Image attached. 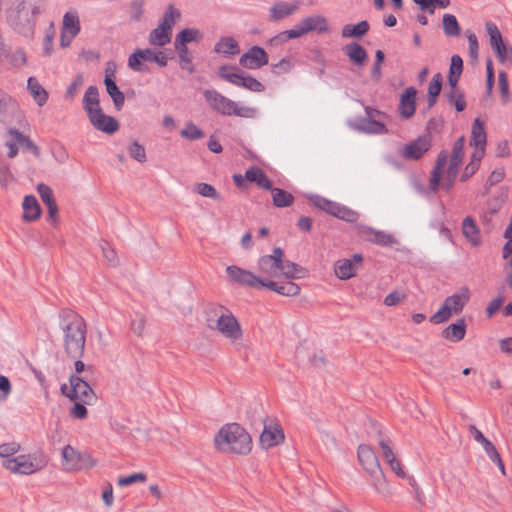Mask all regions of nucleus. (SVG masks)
Masks as SVG:
<instances>
[{
  "instance_id": "31",
  "label": "nucleus",
  "mask_w": 512,
  "mask_h": 512,
  "mask_svg": "<svg viewBox=\"0 0 512 512\" xmlns=\"http://www.w3.org/2000/svg\"><path fill=\"white\" fill-rule=\"evenodd\" d=\"M23 220L26 222H32L40 218L41 207L33 195H27L24 197L23 203Z\"/></svg>"
},
{
  "instance_id": "11",
  "label": "nucleus",
  "mask_w": 512,
  "mask_h": 512,
  "mask_svg": "<svg viewBox=\"0 0 512 512\" xmlns=\"http://www.w3.org/2000/svg\"><path fill=\"white\" fill-rule=\"evenodd\" d=\"M180 17V11L174 6L169 5L158 26L149 34V43L153 46L160 47L170 43L173 26L180 19Z\"/></svg>"
},
{
  "instance_id": "64",
  "label": "nucleus",
  "mask_w": 512,
  "mask_h": 512,
  "mask_svg": "<svg viewBox=\"0 0 512 512\" xmlns=\"http://www.w3.org/2000/svg\"><path fill=\"white\" fill-rule=\"evenodd\" d=\"M86 404L81 401H75L73 407L70 409V416L75 419H84L87 417Z\"/></svg>"
},
{
  "instance_id": "21",
  "label": "nucleus",
  "mask_w": 512,
  "mask_h": 512,
  "mask_svg": "<svg viewBox=\"0 0 512 512\" xmlns=\"http://www.w3.org/2000/svg\"><path fill=\"white\" fill-rule=\"evenodd\" d=\"M226 274L229 280L233 283L253 289H258L257 283L260 282L256 280L255 272L246 270L236 265H229L226 267Z\"/></svg>"
},
{
  "instance_id": "37",
  "label": "nucleus",
  "mask_w": 512,
  "mask_h": 512,
  "mask_svg": "<svg viewBox=\"0 0 512 512\" xmlns=\"http://www.w3.org/2000/svg\"><path fill=\"white\" fill-rule=\"evenodd\" d=\"M304 35H306V34L299 22L292 29L280 32L279 34L274 36L272 39H270L269 42L271 45H278V44L285 43L291 39L300 38Z\"/></svg>"
},
{
  "instance_id": "59",
  "label": "nucleus",
  "mask_w": 512,
  "mask_h": 512,
  "mask_svg": "<svg viewBox=\"0 0 512 512\" xmlns=\"http://www.w3.org/2000/svg\"><path fill=\"white\" fill-rule=\"evenodd\" d=\"M14 181V176L9 170L8 165L0 160V186L7 188Z\"/></svg>"
},
{
  "instance_id": "47",
  "label": "nucleus",
  "mask_w": 512,
  "mask_h": 512,
  "mask_svg": "<svg viewBox=\"0 0 512 512\" xmlns=\"http://www.w3.org/2000/svg\"><path fill=\"white\" fill-rule=\"evenodd\" d=\"M450 88L451 90L446 94L449 103L453 105L458 112L463 111L466 107V101L462 91L457 85Z\"/></svg>"
},
{
  "instance_id": "39",
  "label": "nucleus",
  "mask_w": 512,
  "mask_h": 512,
  "mask_svg": "<svg viewBox=\"0 0 512 512\" xmlns=\"http://www.w3.org/2000/svg\"><path fill=\"white\" fill-rule=\"evenodd\" d=\"M201 39L202 34L198 29L185 28L176 35L174 46L183 47L191 42H199Z\"/></svg>"
},
{
  "instance_id": "56",
  "label": "nucleus",
  "mask_w": 512,
  "mask_h": 512,
  "mask_svg": "<svg viewBox=\"0 0 512 512\" xmlns=\"http://www.w3.org/2000/svg\"><path fill=\"white\" fill-rule=\"evenodd\" d=\"M498 86L503 102L507 103L510 99L509 84L507 74L504 71H501L498 75Z\"/></svg>"
},
{
  "instance_id": "1",
  "label": "nucleus",
  "mask_w": 512,
  "mask_h": 512,
  "mask_svg": "<svg viewBox=\"0 0 512 512\" xmlns=\"http://www.w3.org/2000/svg\"><path fill=\"white\" fill-rule=\"evenodd\" d=\"M256 280L258 289H268L277 294L293 297L300 294L301 288L293 280L307 276V270L285 259L281 248H274L272 254L263 255L257 261Z\"/></svg>"
},
{
  "instance_id": "40",
  "label": "nucleus",
  "mask_w": 512,
  "mask_h": 512,
  "mask_svg": "<svg viewBox=\"0 0 512 512\" xmlns=\"http://www.w3.org/2000/svg\"><path fill=\"white\" fill-rule=\"evenodd\" d=\"M104 84L106 86L107 93L112 98L116 109L120 110L125 101L124 94L119 90L115 81L108 74L105 76Z\"/></svg>"
},
{
  "instance_id": "27",
  "label": "nucleus",
  "mask_w": 512,
  "mask_h": 512,
  "mask_svg": "<svg viewBox=\"0 0 512 512\" xmlns=\"http://www.w3.org/2000/svg\"><path fill=\"white\" fill-rule=\"evenodd\" d=\"M486 131L484 124L479 118H476L473 122L472 133H471V145L474 147L473 153L477 156H484L486 149Z\"/></svg>"
},
{
  "instance_id": "4",
  "label": "nucleus",
  "mask_w": 512,
  "mask_h": 512,
  "mask_svg": "<svg viewBox=\"0 0 512 512\" xmlns=\"http://www.w3.org/2000/svg\"><path fill=\"white\" fill-rule=\"evenodd\" d=\"M208 106L224 116H238L241 118H254L257 110L249 106H240L237 102L224 96L214 89H207L203 92Z\"/></svg>"
},
{
  "instance_id": "43",
  "label": "nucleus",
  "mask_w": 512,
  "mask_h": 512,
  "mask_svg": "<svg viewBox=\"0 0 512 512\" xmlns=\"http://www.w3.org/2000/svg\"><path fill=\"white\" fill-rule=\"evenodd\" d=\"M369 30L367 21H361L356 25L347 24L342 28V36L345 38H360Z\"/></svg>"
},
{
  "instance_id": "14",
  "label": "nucleus",
  "mask_w": 512,
  "mask_h": 512,
  "mask_svg": "<svg viewBox=\"0 0 512 512\" xmlns=\"http://www.w3.org/2000/svg\"><path fill=\"white\" fill-rule=\"evenodd\" d=\"M219 76L238 87H243L252 92L264 91V85L252 76H246L230 66H221L218 71Z\"/></svg>"
},
{
  "instance_id": "38",
  "label": "nucleus",
  "mask_w": 512,
  "mask_h": 512,
  "mask_svg": "<svg viewBox=\"0 0 512 512\" xmlns=\"http://www.w3.org/2000/svg\"><path fill=\"white\" fill-rule=\"evenodd\" d=\"M214 51L223 55H236L240 52V48L233 37H222L215 44Z\"/></svg>"
},
{
  "instance_id": "10",
  "label": "nucleus",
  "mask_w": 512,
  "mask_h": 512,
  "mask_svg": "<svg viewBox=\"0 0 512 512\" xmlns=\"http://www.w3.org/2000/svg\"><path fill=\"white\" fill-rule=\"evenodd\" d=\"M470 299L468 287H461L457 292L447 297L442 306L431 317V322L440 324L447 321L452 315L460 314Z\"/></svg>"
},
{
  "instance_id": "63",
  "label": "nucleus",
  "mask_w": 512,
  "mask_h": 512,
  "mask_svg": "<svg viewBox=\"0 0 512 512\" xmlns=\"http://www.w3.org/2000/svg\"><path fill=\"white\" fill-rule=\"evenodd\" d=\"M83 84H84L83 75H77L75 77V79L72 81V83L69 85V87L67 88L66 97L68 99H73Z\"/></svg>"
},
{
  "instance_id": "54",
  "label": "nucleus",
  "mask_w": 512,
  "mask_h": 512,
  "mask_svg": "<svg viewBox=\"0 0 512 512\" xmlns=\"http://www.w3.org/2000/svg\"><path fill=\"white\" fill-rule=\"evenodd\" d=\"M195 191L203 196V197H207V198H211V199H214V200H220V195L219 193L216 191V189L210 185V184H207V183H198L196 186H195Z\"/></svg>"
},
{
  "instance_id": "29",
  "label": "nucleus",
  "mask_w": 512,
  "mask_h": 512,
  "mask_svg": "<svg viewBox=\"0 0 512 512\" xmlns=\"http://www.w3.org/2000/svg\"><path fill=\"white\" fill-rule=\"evenodd\" d=\"M300 24L305 32L308 34L310 32H318V33H326L329 31L328 20L326 17L322 15H310L304 17Z\"/></svg>"
},
{
  "instance_id": "42",
  "label": "nucleus",
  "mask_w": 512,
  "mask_h": 512,
  "mask_svg": "<svg viewBox=\"0 0 512 512\" xmlns=\"http://www.w3.org/2000/svg\"><path fill=\"white\" fill-rule=\"evenodd\" d=\"M271 196L273 204L276 207L283 208V207H289L294 202V197L291 193L288 191H285L280 188H271Z\"/></svg>"
},
{
  "instance_id": "22",
  "label": "nucleus",
  "mask_w": 512,
  "mask_h": 512,
  "mask_svg": "<svg viewBox=\"0 0 512 512\" xmlns=\"http://www.w3.org/2000/svg\"><path fill=\"white\" fill-rule=\"evenodd\" d=\"M268 60V54L263 48L253 46L240 57L239 63L246 69L256 70L267 65Z\"/></svg>"
},
{
  "instance_id": "2",
  "label": "nucleus",
  "mask_w": 512,
  "mask_h": 512,
  "mask_svg": "<svg viewBox=\"0 0 512 512\" xmlns=\"http://www.w3.org/2000/svg\"><path fill=\"white\" fill-rule=\"evenodd\" d=\"M464 137H460L453 145L452 153L448 157L445 151H442L436 161V165L431 172L429 188L432 192L442 189L446 192L453 187L459 169L462 166L464 158Z\"/></svg>"
},
{
  "instance_id": "32",
  "label": "nucleus",
  "mask_w": 512,
  "mask_h": 512,
  "mask_svg": "<svg viewBox=\"0 0 512 512\" xmlns=\"http://www.w3.org/2000/svg\"><path fill=\"white\" fill-rule=\"evenodd\" d=\"M245 178L248 182L256 184L261 189L270 190L272 188L271 180L259 167L253 166L247 169L245 172Z\"/></svg>"
},
{
  "instance_id": "45",
  "label": "nucleus",
  "mask_w": 512,
  "mask_h": 512,
  "mask_svg": "<svg viewBox=\"0 0 512 512\" xmlns=\"http://www.w3.org/2000/svg\"><path fill=\"white\" fill-rule=\"evenodd\" d=\"M443 77L440 73H436L428 86V104L429 107L435 105L438 95L441 92Z\"/></svg>"
},
{
  "instance_id": "41",
  "label": "nucleus",
  "mask_w": 512,
  "mask_h": 512,
  "mask_svg": "<svg viewBox=\"0 0 512 512\" xmlns=\"http://www.w3.org/2000/svg\"><path fill=\"white\" fill-rule=\"evenodd\" d=\"M28 90L35 100V102L39 106H43L47 100H48V93L47 91L39 84V82L33 78L30 77L28 79Z\"/></svg>"
},
{
  "instance_id": "9",
  "label": "nucleus",
  "mask_w": 512,
  "mask_h": 512,
  "mask_svg": "<svg viewBox=\"0 0 512 512\" xmlns=\"http://www.w3.org/2000/svg\"><path fill=\"white\" fill-rule=\"evenodd\" d=\"M61 465L64 471L75 473L95 468L98 466V460L89 452L65 445L61 451Z\"/></svg>"
},
{
  "instance_id": "8",
  "label": "nucleus",
  "mask_w": 512,
  "mask_h": 512,
  "mask_svg": "<svg viewBox=\"0 0 512 512\" xmlns=\"http://www.w3.org/2000/svg\"><path fill=\"white\" fill-rule=\"evenodd\" d=\"M215 315L214 329L231 344L242 342L244 330L235 315L224 306L216 307Z\"/></svg>"
},
{
  "instance_id": "48",
  "label": "nucleus",
  "mask_w": 512,
  "mask_h": 512,
  "mask_svg": "<svg viewBox=\"0 0 512 512\" xmlns=\"http://www.w3.org/2000/svg\"><path fill=\"white\" fill-rule=\"evenodd\" d=\"M56 30L53 22L45 30V34L42 40V53L44 56H50L53 51L54 38Z\"/></svg>"
},
{
  "instance_id": "50",
  "label": "nucleus",
  "mask_w": 512,
  "mask_h": 512,
  "mask_svg": "<svg viewBox=\"0 0 512 512\" xmlns=\"http://www.w3.org/2000/svg\"><path fill=\"white\" fill-rule=\"evenodd\" d=\"M443 29L448 36H458L460 34V26L456 17L452 14H445L443 16Z\"/></svg>"
},
{
  "instance_id": "7",
  "label": "nucleus",
  "mask_w": 512,
  "mask_h": 512,
  "mask_svg": "<svg viewBox=\"0 0 512 512\" xmlns=\"http://www.w3.org/2000/svg\"><path fill=\"white\" fill-rule=\"evenodd\" d=\"M48 465V458L42 452L17 454L13 459L6 461L5 469L12 474L28 476L44 470Z\"/></svg>"
},
{
  "instance_id": "24",
  "label": "nucleus",
  "mask_w": 512,
  "mask_h": 512,
  "mask_svg": "<svg viewBox=\"0 0 512 512\" xmlns=\"http://www.w3.org/2000/svg\"><path fill=\"white\" fill-rule=\"evenodd\" d=\"M284 432L279 424L271 423L264 426L260 435V444L264 449H270L284 441Z\"/></svg>"
},
{
  "instance_id": "20",
  "label": "nucleus",
  "mask_w": 512,
  "mask_h": 512,
  "mask_svg": "<svg viewBox=\"0 0 512 512\" xmlns=\"http://www.w3.org/2000/svg\"><path fill=\"white\" fill-rule=\"evenodd\" d=\"M363 262L360 254H354L352 258L339 259L334 263V273L340 280H348L357 274Z\"/></svg>"
},
{
  "instance_id": "15",
  "label": "nucleus",
  "mask_w": 512,
  "mask_h": 512,
  "mask_svg": "<svg viewBox=\"0 0 512 512\" xmlns=\"http://www.w3.org/2000/svg\"><path fill=\"white\" fill-rule=\"evenodd\" d=\"M144 61H150L157 63L160 67L167 65V57L162 51H154L152 49H138L132 53L128 59V66L137 72H143L147 70V67L143 64Z\"/></svg>"
},
{
  "instance_id": "49",
  "label": "nucleus",
  "mask_w": 512,
  "mask_h": 512,
  "mask_svg": "<svg viewBox=\"0 0 512 512\" xmlns=\"http://www.w3.org/2000/svg\"><path fill=\"white\" fill-rule=\"evenodd\" d=\"M486 455L488 458L497 465L501 473L505 474V465L501 459L500 454L498 453L496 447L493 445V443L489 440L488 442H485V444L482 446Z\"/></svg>"
},
{
  "instance_id": "61",
  "label": "nucleus",
  "mask_w": 512,
  "mask_h": 512,
  "mask_svg": "<svg viewBox=\"0 0 512 512\" xmlns=\"http://www.w3.org/2000/svg\"><path fill=\"white\" fill-rule=\"evenodd\" d=\"M405 298L406 294L404 292L392 291L385 296L383 303L388 307H392L401 303Z\"/></svg>"
},
{
  "instance_id": "5",
  "label": "nucleus",
  "mask_w": 512,
  "mask_h": 512,
  "mask_svg": "<svg viewBox=\"0 0 512 512\" xmlns=\"http://www.w3.org/2000/svg\"><path fill=\"white\" fill-rule=\"evenodd\" d=\"M64 347L71 358L83 355L86 342V323L79 315L71 316L63 327Z\"/></svg>"
},
{
  "instance_id": "44",
  "label": "nucleus",
  "mask_w": 512,
  "mask_h": 512,
  "mask_svg": "<svg viewBox=\"0 0 512 512\" xmlns=\"http://www.w3.org/2000/svg\"><path fill=\"white\" fill-rule=\"evenodd\" d=\"M463 70V60L458 55H453L451 58V65L449 69L448 75V83L450 87H454L457 85L458 80L462 74Z\"/></svg>"
},
{
  "instance_id": "52",
  "label": "nucleus",
  "mask_w": 512,
  "mask_h": 512,
  "mask_svg": "<svg viewBox=\"0 0 512 512\" xmlns=\"http://www.w3.org/2000/svg\"><path fill=\"white\" fill-rule=\"evenodd\" d=\"M483 157L484 156H477L476 153L472 152L470 162L466 165L461 175V181H466L476 173Z\"/></svg>"
},
{
  "instance_id": "13",
  "label": "nucleus",
  "mask_w": 512,
  "mask_h": 512,
  "mask_svg": "<svg viewBox=\"0 0 512 512\" xmlns=\"http://www.w3.org/2000/svg\"><path fill=\"white\" fill-rule=\"evenodd\" d=\"M62 393L73 401H81L84 404H92L96 395L89 384L78 376L70 377V384L61 386Z\"/></svg>"
},
{
  "instance_id": "53",
  "label": "nucleus",
  "mask_w": 512,
  "mask_h": 512,
  "mask_svg": "<svg viewBox=\"0 0 512 512\" xmlns=\"http://www.w3.org/2000/svg\"><path fill=\"white\" fill-rule=\"evenodd\" d=\"M128 153L131 158L139 163H144L147 160L145 148L138 142L131 143L128 148Z\"/></svg>"
},
{
  "instance_id": "55",
  "label": "nucleus",
  "mask_w": 512,
  "mask_h": 512,
  "mask_svg": "<svg viewBox=\"0 0 512 512\" xmlns=\"http://www.w3.org/2000/svg\"><path fill=\"white\" fill-rule=\"evenodd\" d=\"M181 136L189 140H196L202 138L204 133L195 124L189 122L181 130Z\"/></svg>"
},
{
  "instance_id": "34",
  "label": "nucleus",
  "mask_w": 512,
  "mask_h": 512,
  "mask_svg": "<svg viewBox=\"0 0 512 512\" xmlns=\"http://www.w3.org/2000/svg\"><path fill=\"white\" fill-rule=\"evenodd\" d=\"M345 54L349 57L350 61L358 66H363L367 61L366 50L357 43H350L344 47Z\"/></svg>"
},
{
  "instance_id": "18",
  "label": "nucleus",
  "mask_w": 512,
  "mask_h": 512,
  "mask_svg": "<svg viewBox=\"0 0 512 512\" xmlns=\"http://www.w3.org/2000/svg\"><path fill=\"white\" fill-rule=\"evenodd\" d=\"M315 204L317 207L333 215L334 217L349 223H355L359 218V214L356 211L324 198H318Z\"/></svg>"
},
{
  "instance_id": "60",
  "label": "nucleus",
  "mask_w": 512,
  "mask_h": 512,
  "mask_svg": "<svg viewBox=\"0 0 512 512\" xmlns=\"http://www.w3.org/2000/svg\"><path fill=\"white\" fill-rule=\"evenodd\" d=\"M371 241L382 246H391L396 242L391 235L383 232H373Z\"/></svg>"
},
{
  "instance_id": "26",
  "label": "nucleus",
  "mask_w": 512,
  "mask_h": 512,
  "mask_svg": "<svg viewBox=\"0 0 512 512\" xmlns=\"http://www.w3.org/2000/svg\"><path fill=\"white\" fill-rule=\"evenodd\" d=\"M417 90L414 87H408L400 96L398 112L402 119H410L416 110Z\"/></svg>"
},
{
  "instance_id": "3",
  "label": "nucleus",
  "mask_w": 512,
  "mask_h": 512,
  "mask_svg": "<svg viewBox=\"0 0 512 512\" xmlns=\"http://www.w3.org/2000/svg\"><path fill=\"white\" fill-rule=\"evenodd\" d=\"M213 445L220 453L247 455L252 450V438L239 424L227 423L214 435Z\"/></svg>"
},
{
  "instance_id": "23",
  "label": "nucleus",
  "mask_w": 512,
  "mask_h": 512,
  "mask_svg": "<svg viewBox=\"0 0 512 512\" xmlns=\"http://www.w3.org/2000/svg\"><path fill=\"white\" fill-rule=\"evenodd\" d=\"M88 118L92 126L106 134H114L119 129L118 121L109 115H106L102 109H97L88 114Z\"/></svg>"
},
{
  "instance_id": "51",
  "label": "nucleus",
  "mask_w": 512,
  "mask_h": 512,
  "mask_svg": "<svg viewBox=\"0 0 512 512\" xmlns=\"http://www.w3.org/2000/svg\"><path fill=\"white\" fill-rule=\"evenodd\" d=\"M147 481V475L143 472H136L128 476H122L117 479V485L119 487H127L136 483H145Z\"/></svg>"
},
{
  "instance_id": "30",
  "label": "nucleus",
  "mask_w": 512,
  "mask_h": 512,
  "mask_svg": "<svg viewBox=\"0 0 512 512\" xmlns=\"http://www.w3.org/2000/svg\"><path fill=\"white\" fill-rule=\"evenodd\" d=\"M462 233L471 246L479 247L482 244L480 230L471 217L464 218L462 222Z\"/></svg>"
},
{
  "instance_id": "17",
  "label": "nucleus",
  "mask_w": 512,
  "mask_h": 512,
  "mask_svg": "<svg viewBox=\"0 0 512 512\" xmlns=\"http://www.w3.org/2000/svg\"><path fill=\"white\" fill-rule=\"evenodd\" d=\"M81 26L77 11L70 10L63 16L61 25L60 45L68 47L73 39L80 33Z\"/></svg>"
},
{
  "instance_id": "6",
  "label": "nucleus",
  "mask_w": 512,
  "mask_h": 512,
  "mask_svg": "<svg viewBox=\"0 0 512 512\" xmlns=\"http://www.w3.org/2000/svg\"><path fill=\"white\" fill-rule=\"evenodd\" d=\"M358 461L361 466L374 478L373 486L377 493L387 496L390 493V489L382 473L378 457L374 450L368 445H359Z\"/></svg>"
},
{
  "instance_id": "19",
  "label": "nucleus",
  "mask_w": 512,
  "mask_h": 512,
  "mask_svg": "<svg viewBox=\"0 0 512 512\" xmlns=\"http://www.w3.org/2000/svg\"><path fill=\"white\" fill-rule=\"evenodd\" d=\"M431 148V137L423 135L405 144L399 155L406 160H419Z\"/></svg>"
},
{
  "instance_id": "25",
  "label": "nucleus",
  "mask_w": 512,
  "mask_h": 512,
  "mask_svg": "<svg viewBox=\"0 0 512 512\" xmlns=\"http://www.w3.org/2000/svg\"><path fill=\"white\" fill-rule=\"evenodd\" d=\"M366 113L369 120L363 122V130L365 132L370 134H386L388 132L386 127V115L370 108H366Z\"/></svg>"
},
{
  "instance_id": "16",
  "label": "nucleus",
  "mask_w": 512,
  "mask_h": 512,
  "mask_svg": "<svg viewBox=\"0 0 512 512\" xmlns=\"http://www.w3.org/2000/svg\"><path fill=\"white\" fill-rule=\"evenodd\" d=\"M486 30L490 38V45L501 63L512 62V46L503 41L498 27L492 23H486Z\"/></svg>"
},
{
  "instance_id": "35",
  "label": "nucleus",
  "mask_w": 512,
  "mask_h": 512,
  "mask_svg": "<svg viewBox=\"0 0 512 512\" xmlns=\"http://www.w3.org/2000/svg\"><path fill=\"white\" fill-rule=\"evenodd\" d=\"M380 447L382 449L383 456L385 457L391 469L395 472L397 476L403 478L405 476V472L401 466V463L396 459V456L392 448L384 440L380 441Z\"/></svg>"
},
{
  "instance_id": "36",
  "label": "nucleus",
  "mask_w": 512,
  "mask_h": 512,
  "mask_svg": "<svg viewBox=\"0 0 512 512\" xmlns=\"http://www.w3.org/2000/svg\"><path fill=\"white\" fill-rule=\"evenodd\" d=\"M83 109L87 115L97 109H101L99 102L98 89L95 86H89L83 97Z\"/></svg>"
},
{
  "instance_id": "12",
  "label": "nucleus",
  "mask_w": 512,
  "mask_h": 512,
  "mask_svg": "<svg viewBox=\"0 0 512 512\" xmlns=\"http://www.w3.org/2000/svg\"><path fill=\"white\" fill-rule=\"evenodd\" d=\"M42 7L32 2L19 1L8 12V20L19 30L34 26L35 18L41 14Z\"/></svg>"
},
{
  "instance_id": "33",
  "label": "nucleus",
  "mask_w": 512,
  "mask_h": 512,
  "mask_svg": "<svg viewBox=\"0 0 512 512\" xmlns=\"http://www.w3.org/2000/svg\"><path fill=\"white\" fill-rule=\"evenodd\" d=\"M465 334L466 324L463 319H459L455 323L450 324L442 332L443 338L451 342L461 341L464 339Z\"/></svg>"
},
{
  "instance_id": "57",
  "label": "nucleus",
  "mask_w": 512,
  "mask_h": 512,
  "mask_svg": "<svg viewBox=\"0 0 512 512\" xmlns=\"http://www.w3.org/2000/svg\"><path fill=\"white\" fill-rule=\"evenodd\" d=\"M131 331L137 335L142 336L146 328V319L143 315L137 314L131 321Z\"/></svg>"
},
{
  "instance_id": "62",
  "label": "nucleus",
  "mask_w": 512,
  "mask_h": 512,
  "mask_svg": "<svg viewBox=\"0 0 512 512\" xmlns=\"http://www.w3.org/2000/svg\"><path fill=\"white\" fill-rule=\"evenodd\" d=\"M12 104L11 97L0 89V121H3Z\"/></svg>"
},
{
  "instance_id": "46",
  "label": "nucleus",
  "mask_w": 512,
  "mask_h": 512,
  "mask_svg": "<svg viewBox=\"0 0 512 512\" xmlns=\"http://www.w3.org/2000/svg\"><path fill=\"white\" fill-rule=\"evenodd\" d=\"M21 446L16 442H8L0 445L1 465L5 469L6 461L13 459L20 451Z\"/></svg>"
},
{
  "instance_id": "28",
  "label": "nucleus",
  "mask_w": 512,
  "mask_h": 512,
  "mask_svg": "<svg viewBox=\"0 0 512 512\" xmlns=\"http://www.w3.org/2000/svg\"><path fill=\"white\" fill-rule=\"evenodd\" d=\"M299 2L294 1L292 3L278 1L269 8V17L273 22H278L284 18H287L299 9Z\"/></svg>"
},
{
  "instance_id": "58",
  "label": "nucleus",
  "mask_w": 512,
  "mask_h": 512,
  "mask_svg": "<svg viewBox=\"0 0 512 512\" xmlns=\"http://www.w3.org/2000/svg\"><path fill=\"white\" fill-rule=\"evenodd\" d=\"M37 192L39 193V195L45 205H49L51 203L56 202L55 198H54L53 191L48 185H46L44 183L38 184Z\"/></svg>"
}]
</instances>
